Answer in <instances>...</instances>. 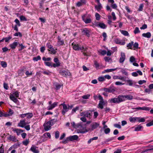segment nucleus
I'll list each match as a JSON object with an SVG mask.
<instances>
[{
  "label": "nucleus",
  "mask_w": 153,
  "mask_h": 153,
  "mask_svg": "<svg viewBox=\"0 0 153 153\" xmlns=\"http://www.w3.org/2000/svg\"><path fill=\"white\" fill-rule=\"evenodd\" d=\"M53 60L55 63L52 64L51 62H45L44 63L46 66L51 67H53L54 68H56L60 66V63L58 58H54Z\"/></svg>",
  "instance_id": "f257e3e1"
},
{
  "label": "nucleus",
  "mask_w": 153,
  "mask_h": 153,
  "mask_svg": "<svg viewBox=\"0 0 153 153\" xmlns=\"http://www.w3.org/2000/svg\"><path fill=\"white\" fill-rule=\"evenodd\" d=\"M99 100L100 101L98 105V108L102 109L103 108V106L107 105L108 102L107 100H104L101 96H99Z\"/></svg>",
  "instance_id": "f03ea898"
},
{
  "label": "nucleus",
  "mask_w": 153,
  "mask_h": 153,
  "mask_svg": "<svg viewBox=\"0 0 153 153\" xmlns=\"http://www.w3.org/2000/svg\"><path fill=\"white\" fill-rule=\"evenodd\" d=\"M122 100L121 95H119L117 98H113L109 100V101L110 103H119L123 102Z\"/></svg>",
  "instance_id": "7ed1b4c3"
},
{
  "label": "nucleus",
  "mask_w": 153,
  "mask_h": 153,
  "mask_svg": "<svg viewBox=\"0 0 153 153\" xmlns=\"http://www.w3.org/2000/svg\"><path fill=\"white\" fill-rule=\"evenodd\" d=\"M52 101H50L49 102L48 104L49 105L47 107V109L48 110H52L53 108L56 107L58 104V102H54L52 104Z\"/></svg>",
  "instance_id": "20e7f679"
},
{
  "label": "nucleus",
  "mask_w": 153,
  "mask_h": 153,
  "mask_svg": "<svg viewBox=\"0 0 153 153\" xmlns=\"http://www.w3.org/2000/svg\"><path fill=\"white\" fill-rule=\"evenodd\" d=\"M46 46L47 48L50 49H48V50L49 51H51V54H55L56 53V51L55 49H54L53 48V46L51 45L49 42L48 43L46 44Z\"/></svg>",
  "instance_id": "39448f33"
},
{
  "label": "nucleus",
  "mask_w": 153,
  "mask_h": 153,
  "mask_svg": "<svg viewBox=\"0 0 153 153\" xmlns=\"http://www.w3.org/2000/svg\"><path fill=\"white\" fill-rule=\"evenodd\" d=\"M72 45L73 46V49L75 51L82 50L83 48L82 46L77 44H75L74 42L72 43Z\"/></svg>",
  "instance_id": "423d86ee"
},
{
  "label": "nucleus",
  "mask_w": 153,
  "mask_h": 153,
  "mask_svg": "<svg viewBox=\"0 0 153 153\" xmlns=\"http://www.w3.org/2000/svg\"><path fill=\"white\" fill-rule=\"evenodd\" d=\"M62 105L63 106L62 113L63 115H64L65 114L66 112L68 111L69 108L65 104V102H64L63 103L61 104L60 105Z\"/></svg>",
  "instance_id": "0eeeda50"
},
{
  "label": "nucleus",
  "mask_w": 153,
  "mask_h": 153,
  "mask_svg": "<svg viewBox=\"0 0 153 153\" xmlns=\"http://www.w3.org/2000/svg\"><path fill=\"white\" fill-rule=\"evenodd\" d=\"M43 126L45 131H48L51 129V127L52 125L51 123L48 121L47 122L45 123Z\"/></svg>",
  "instance_id": "6e6552de"
},
{
  "label": "nucleus",
  "mask_w": 153,
  "mask_h": 153,
  "mask_svg": "<svg viewBox=\"0 0 153 153\" xmlns=\"http://www.w3.org/2000/svg\"><path fill=\"white\" fill-rule=\"evenodd\" d=\"M91 30L87 28H85L82 30L83 34L85 35L87 37H89L90 36Z\"/></svg>",
  "instance_id": "1a4fd4ad"
},
{
  "label": "nucleus",
  "mask_w": 153,
  "mask_h": 153,
  "mask_svg": "<svg viewBox=\"0 0 153 153\" xmlns=\"http://www.w3.org/2000/svg\"><path fill=\"white\" fill-rule=\"evenodd\" d=\"M114 42L115 43L117 44L122 45H124L126 43V42L124 40H122L118 39H114Z\"/></svg>",
  "instance_id": "9d476101"
},
{
  "label": "nucleus",
  "mask_w": 153,
  "mask_h": 153,
  "mask_svg": "<svg viewBox=\"0 0 153 153\" xmlns=\"http://www.w3.org/2000/svg\"><path fill=\"white\" fill-rule=\"evenodd\" d=\"M122 98V101H124L126 99L127 100H131L133 99V96L131 95H121Z\"/></svg>",
  "instance_id": "9b49d317"
},
{
  "label": "nucleus",
  "mask_w": 153,
  "mask_h": 153,
  "mask_svg": "<svg viewBox=\"0 0 153 153\" xmlns=\"http://www.w3.org/2000/svg\"><path fill=\"white\" fill-rule=\"evenodd\" d=\"M58 41L57 44L58 46L62 45L64 44V41L63 39H62L60 36H58L57 37Z\"/></svg>",
  "instance_id": "f8f14e48"
},
{
  "label": "nucleus",
  "mask_w": 153,
  "mask_h": 153,
  "mask_svg": "<svg viewBox=\"0 0 153 153\" xmlns=\"http://www.w3.org/2000/svg\"><path fill=\"white\" fill-rule=\"evenodd\" d=\"M126 58V56L124 53L121 52V56L120 58L119 62L120 63H123Z\"/></svg>",
  "instance_id": "ddd939ff"
},
{
  "label": "nucleus",
  "mask_w": 153,
  "mask_h": 153,
  "mask_svg": "<svg viewBox=\"0 0 153 153\" xmlns=\"http://www.w3.org/2000/svg\"><path fill=\"white\" fill-rule=\"evenodd\" d=\"M37 148V147L36 146L32 145L30 150L33 153H39V151Z\"/></svg>",
  "instance_id": "4468645a"
},
{
  "label": "nucleus",
  "mask_w": 153,
  "mask_h": 153,
  "mask_svg": "<svg viewBox=\"0 0 153 153\" xmlns=\"http://www.w3.org/2000/svg\"><path fill=\"white\" fill-rule=\"evenodd\" d=\"M118 69L121 70V72L122 73V74H124L126 76H128V74L127 71V70H128L127 69L119 67L118 68Z\"/></svg>",
  "instance_id": "2eb2a0df"
},
{
  "label": "nucleus",
  "mask_w": 153,
  "mask_h": 153,
  "mask_svg": "<svg viewBox=\"0 0 153 153\" xmlns=\"http://www.w3.org/2000/svg\"><path fill=\"white\" fill-rule=\"evenodd\" d=\"M25 120H21L18 123V126L21 127L23 128L27 124Z\"/></svg>",
  "instance_id": "dca6fc26"
},
{
  "label": "nucleus",
  "mask_w": 153,
  "mask_h": 153,
  "mask_svg": "<svg viewBox=\"0 0 153 153\" xmlns=\"http://www.w3.org/2000/svg\"><path fill=\"white\" fill-rule=\"evenodd\" d=\"M60 73L61 75L64 76H69L70 75V73L68 71H63L61 72Z\"/></svg>",
  "instance_id": "f3484780"
},
{
  "label": "nucleus",
  "mask_w": 153,
  "mask_h": 153,
  "mask_svg": "<svg viewBox=\"0 0 153 153\" xmlns=\"http://www.w3.org/2000/svg\"><path fill=\"white\" fill-rule=\"evenodd\" d=\"M126 77L122 76H114L113 77V78L114 79H119L123 81L125 80V79H126Z\"/></svg>",
  "instance_id": "a211bd4d"
},
{
  "label": "nucleus",
  "mask_w": 153,
  "mask_h": 153,
  "mask_svg": "<svg viewBox=\"0 0 153 153\" xmlns=\"http://www.w3.org/2000/svg\"><path fill=\"white\" fill-rule=\"evenodd\" d=\"M70 141H73L74 140H77L78 138V136L77 135L70 136L68 137Z\"/></svg>",
  "instance_id": "6ab92c4d"
},
{
  "label": "nucleus",
  "mask_w": 153,
  "mask_h": 153,
  "mask_svg": "<svg viewBox=\"0 0 153 153\" xmlns=\"http://www.w3.org/2000/svg\"><path fill=\"white\" fill-rule=\"evenodd\" d=\"M8 139L10 141H12L14 142H16L18 141L17 139L15 136L10 135L8 137Z\"/></svg>",
  "instance_id": "aec40b11"
},
{
  "label": "nucleus",
  "mask_w": 153,
  "mask_h": 153,
  "mask_svg": "<svg viewBox=\"0 0 153 153\" xmlns=\"http://www.w3.org/2000/svg\"><path fill=\"white\" fill-rule=\"evenodd\" d=\"M138 74L140 75H142L143 74L142 72L140 70L137 71L136 72H134L132 73V75L134 76H137L138 75Z\"/></svg>",
  "instance_id": "412c9836"
},
{
  "label": "nucleus",
  "mask_w": 153,
  "mask_h": 153,
  "mask_svg": "<svg viewBox=\"0 0 153 153\" xmlns=\"http://www.w3.org/2000/svg\"><path fill=\"white\" fill-rule=\"evenodd\" d=\"M13 131L16 132L17 135H19L21 132H23V131L18 128H13Z\"/></svg>",
  "instance_id": "4be33fe9"
},
{
  "label": "nucleus",
  "mask_w": 153,
  "mask_h": 153,
  "mask_svg": "<svg viewBox=\"0 0 153 153\" xmlns=\"http://www.w3.org/2000/svg\"><path fill=\"white\" fill-rule=\"evenodd\" d=\"M81 116H82L88 117H90L91 116V114L88 112H83L81 114Z\"/></svg>",
  "instance_id": "5701e85b"
},
{
  "label": "nucleus",
  "mask_w": 153,
  "mask_h": 153,
  "mask_svg": "<svg viewBox=\"0 0 153 153\" xmlns=\"http://www.w3.org/2000/svg\"><path fill=\"white\" fill-rule=\"evenodd\" d=\"M135 109H137V110H146V111H148L149 110V108L146 107H138L136 108H134Z\"/></svg>",
  "instance_id": "b1692460"
},
{
  "label": "nucleus",
  "mask_w": 153,
  "mask_h": 153,
  "mask_svg": "<svg viewBox=\"0 0 153 153\" xmlns=\"http://www.w3.org/2000/svg\"><path fill=\"white\" fill-rule=\"evenodd\" d=\"M18 44V42H15L12 44H10V46L12 49H14L15 48Z\"/></svg>",
  "instance_id": "393cba45"
},
{
  "label": "nucleus",
  "mask_w": 153,
  "mask_h": 153,
  "mask_svg": "<svg viewBox=\"0 0 153 153\" xmlns=\"http://www.w3.org/2000/svg\"><path fill=\"white\" fill-rule=\"evenodd\" d=\"M95 7L98 11H100L102 8V4L100 3H97V5H96Z\"/></svg>",
  "instance_id": "a878e982"
},
{
  "label": "nucleus",
  "mask_w": 153,
  "mask_h": 153,
  "mask_svg": "<svg viewBox=\"0 0 153 153\" xmlns=\"http://www.w3.org/2000/svg\"><path fill=\"white\" fill-rule=\"evenodd\" d=\"M10 98L12 100L16 103H17V102H18V100L15 97H14L13 95H10Z\"/></svg>",
  "instance_id": "bb28decb"
},
{
  "label": "nucleus",
  "mask_w": 153,
  "mask_h": 153,
  "mask_svg": "<svg viewBox=\"0 0 153 153\" xmlns=\"http://www.w3.org/2000/svg\"><path fill=\"white\" fill-rule=\"evenodd\" d=\"M99 126V124L97 123H94L91 125V126L92 130L97 128Z\"/></svg>",
  "instance_id": "cd10ccee"
},
{
  "label": "nucleus",
  "mask_w": 153,
  "mask_h": 153,
  "mask_svg": "<svg viewBox=\"0 0 153 153\" xmlns=\"http://www.w3.org/2000/svg\"><path fill=\"white\" fill-rule=\"evenodd\" d=\"M82 47L83 48L81 50L84 56H87V55L86 53L87 52L88 48H84L83 46H82Z\"/></svg>",
  "instance_id": "c85d7f7f"
},
{
  "label": "nucleus",
  "mask_w": 153,
  "mask_h": 153,
  "mask_svg": "<svg viewBox=\"0 0 153 153\" xmlns=\"http://www.w3.org/2000/svg\"><path fill=\"white\" fill-rule=\"evenodd\" d=\"M142 36L144 37L149 38L151 36V34L150 32H147L146 33L142 34Z\"/></svg>",
  "instance_id": "c756f323"
},
{
  "label": "nucleus",
  "mask_w": 153,
  "mask_h": 153,
  "mask_svg": "<svg viewBox=\"0 0 153 153\" xmlns=\"http://www.w3.org/2000/svg\"><path fill=\"white\" fill-rule=\"evenodd\" d=\"M98 26L99 27L103 29H105L106 27V26L103 23H99Z\"/></svg>",
  "instance_id": "7c9ffc66"
},
{
  "label": "nucleus",
  "mask_w": 153,
  "mask_h": 153,
  "mask_svg": "<svg viewBox=\"0 0 153 153\" xmlns=\"http://www.w3.org/2000/svg\"><path fill=\"white\" fill-rule=\"evenodd\" d=\"M142 128L143 127L142 126L139 125L134 128V131H140Z\"/></svg>",
  "instance_id": "2f4dec72"
},
{
  "label": "nucleus",
  "mask_w": 153,
  "mask_h": 153,
  "mask_svg": "<svg viewBox=\"0 0 153 153\" xmlns=\"http://www.w3.org/2000/svg\"><path fill=\"white\" fill-rule=\"evenodd\" d=\"M82 19L83 21L86 24L90 23L91 22V20L90 18L85 19L83 17Z\"/></svg>",
  "instance_id": "473e14b6"
},
{
  "label": "nucleus",
  "mask_w": 153,
  "mask_h": 153,
  "mask_svg": "<svg viewBox=\"0 0 153 153\" xmlns=\"http://www.w3.org/2000/svg\"><path fill=\"white\" fill-rule=\"evenodd\" d=\"M133 44L134 42L133 41H131L127 45V47L128 48V49H132V46L133 45Z\"/></svg>",
  "instance_id": "72a5a7b5"
},
{
  "label": "nucleus",
  "mask_w": 153,
  "mask_h": 153,
  "mask_svg": "<svg viewBox=\"0 0 153 153\" xmlns=\"http://www.w3.org/2000/svg\"><path fill=\"white\" fill-rule=\"evenodd\" d=\"M137 121L140 123L145 122L146 119L144 117H137Z\"/></svg>",
  "instance_id": "f704fd0d"
},
{
  "label": "nucleus",
  "mask_w": 153,
  "mask_h": 153,
  "mask_svg": "<svg viewBox=\"0 0 153 153\" xmlns=\"http://www.w3.org/2000/svg\"><path fill=\"white\" fill-rule=\"evenodd\" d=\"M118 69V68H112L110 69H108L105 70V72H112L113 71L116 70L117 69Z\"/></svg>",
  "instance_id": "c9c22d12"
},
{
  "label": "nucleus",
  "mask_w": 153,
  "mask_h": 153,
  "mask_svg": "<svg viewBox=\"0 0 153 153\" xmlns=\"http://www.w3.org/2000/svg\"><path fill=\"white\" fill-rule=\"evenodd\" d=\"M137 117H130L129 119L130 122H135L136 121H137Z\"/></svg>",
  "instance_id": "e433bc0d"
},
{
  "label": "nucleus",
  "mask_w": 153,
  "mask_h": 153,
  "mask_svg": "<svg viewBox=\"0 0 153 153\" xmlns=\"http://www.w3.org/2000/svg\"><path fill=\"white\" fill-rule=\"evenodd\" d=\"M121 32L122 34L125 36H128L129 35L128 33L126 30H121Z\"/></svg>",
  "instance_id": "4c0bfd02"
},
{
  "label": "nucleus",
  "mask_w": 153,
  "mask_h": 153,
  "mask_svg": "<svg viewBox=\"0 0 153 153\" xmlns=\"http://www.w3.org/2000/svg\"><path fill=\"white\" fill-rule=\"evenodd\" d=\"M103 89L106 92L111 93L113 92V90L109 88H104Z\"/></svg>",
  "instance_id": "58836bf2"
},
{
  "label": "nucleus",
  "mask_w": 153,
  "mask_h": 153,
  "mask_svg": "<svg viewBox=\"0 0 153 153\" xmlns=\"http://www.w3.org/2000/svg\"><path fill=\"white\" fill-rule=\"evenodd\" d=\"M125 80L124 81L126 82H127L130 86H131L133 84L132 81L130 79H125Z\"/></svg>",
  "instance_id": "ea45409f"
},
{
  "label": "nucleus",
  "mask_w": 153,
  "mask_h": 153,
  "mask_svg": "<svg viewBox=\"0 0 153 153\" xmlns=\"http://www.w3.org/2000/svg\"><path fill=\"white\" fill-rule=\"evenodd\" d=\"M27 118L29 119L32 118L33 116V114L32 113H26Z\"/></svg>",
  "instance_id": "a19ab883"
},
{
  "label": "nucleus",
  "mask_w": 153,
  "mask_h": 153,
  "mask_svg": "<svg viewBox=\"0 0 153 153\" xmlns=\"http://www.w3.org/2000/svg\"><path fill=\"white\" fill-rule=\"evenodd\" d=\"M1 65L3 68H5L7 66V64L4 61H1Z\"/></svg>",
  "instance_id": "79ce46f5"
},
{
  "label": "nucleus",
  "mask_w": 153,
  "mask_h": 153,
  "mask_svg": "<svg viewBox=\"0 0 153 153\" xmlns=\"http://www.w3.org/2000/svg\"><path fill=\"white\" fill-rule=\"evenodd\" d=\"M19 92H18L17 91H16L12 94L11 95H13L14 97L15 96L16 97H19Z\"/></svg>",
  "instance_id": "37998d69"
},
{
  "label": "nucleus",
  "mask_w": 153,
  "mask_h": 153,
  "mask_svg": "<svg viewBox=\"0 0 153 153\" xmlns=\"http://www.w3.org/2000/svg\"><path fill=\"white\" fill-rule=\"evenodd\" d=\"M79 106H76L75 108H74L72 111V113H74L76 112L77 110H78L79 109Z\"/></svg>",
  "instance_id": "c03bdc74"
},
{
  "label": "nucleus",
  "mask_w": 153,
  "mask_h": 153,
  "mask_svg": "<svg viewBox=\"0 0 153 153\" xmlns=\"http://www.w3.org/2000/svg\"><path fill=\"white\" fill-rule=\"evenodd\" d=\"M51 59L50 57H48L46 58L45 57H43L42 58V60L45 61V62H47V61H50L51 60Z\"/></svg>",
  "instance_id": "a18cd8bd"
},
{
  "label": "nucleus",
  "mask_w": 153,
  "mask_h": 153,
  "mask_svg": "<svg viewBox=\"0 0 153 153\" xmlns=\"http://www.w3.org/2000/svg\"><path fill=\"white\" fill-rule=\"evenodd\" d=\"M41 58L39 56H38L37 57H34L33 58V60L34 61H37L41 59Z\"/></svg>",
  "instance_id": "49530a36"
},
{
  "label": "nucleus",
  "mask_w": 153,
  "mask_h": 153,
  "mask_svg": "<svg viewBox=\"0 0 153 153\" xmlns=\"http://www.w3.org/2000/svg\"><path fill=\"white\" fill-rule=\"evenodd\" d=\"M140 30H139V28L138 27H136L135 28V30H134V32L135 34L139 33L140 32Z\"/></svg>",
  "instance_id": "de8ad7c7"
},
{
  "label": "nucleus",
  "mask_w": 153,
  "mask_h": 153,
  "mask_svg": "<svg viewBox=\"0 0 153 153\" xmlns=\"http://www.w3.org/2000/svg\"><path fill=\"white\" fill-rule=\"evenodd\" d=\"M95 16L96 17V19L97 20H99L100 19V15L98 13H95Z\"/></svg>",
  "instance_id": "09e8293b"
},
{
  "label": "nucleus",
  "mask_w": 153,
  "mask_h": 153,
  "mask_svg": "<svg viewBox=\"0 0 153 153\" xmlns=\"http://www.w3.org/2000/svg\"><path fill=\"white\" fill-rule=\"evenodd\" d=\"M19 46L20 47V48L19 49V51H22L25 48V47L23 46L22 44H19Z\"/></svg>",
  "instance_id": "8fccbe9b"
},
{
  "label": "nucleus",
  "mask_w": 153,
  "mask_h": 153,
  "mask_svg": "<svg viewBox=\"0 0 153 153\" xmlns=\"http://www.w3.org/2000/svg\"><path fill=\"white\" fill-rule=\"evenodd\" d=\"M57 121V119H52L49 121H50V123H51V124L52 125H53V124L55 123V122H56Z\"/></svg>",
  "instance_id": "3c124183"
},
{
  "label": "nucleus",
  "mask_w": 153,
  "mask_h": 153,
  "mask_svg": "<svg viewBox=\"0 0 153 153\" xmlns=\"http://www.w3.org/2000/svg\"><path fill=\"white\" fill-rule=\"evenodd\" d=\"M105 133L106 134H108L109 133L110 131V129L109 128H107L105 129L104 130Z\"/></svg>",
  "instance_id": "603ef678"
},
{
  "label": "nucleus",
  "mask_w": 153,
  "mask_h": 153,
  "mask_svg": "<svg viewBox=\"0 0 153 153\" xmlns=\"http://www.w3.org/2000/svg\"><path fill=\"white\" fill-rule=\"evenodd\" d=\"M90 96V94H88L86 95H84L82 96V98L84 99H88Z\"/></svg>",
  "instance_id": "864d4df0"
},
{
  "label": "nucleus",
  "mask_w": 153,
  "mask_h": 153,
  "mask_svg": "<svg viewBox=\"0 0 153 153\" xmlns=\"http://www.w3.org/2000/svg\"><path fill=\"white\" fill-rule=\"evenodd\" d=\"M29 139H28V140L27 139L25 141H24L22 143H23V145H24L25 146H27L29 143Z\"/></svg>",
  "instance_id": "5fc2aeb1"
},
{
  "label": "nucleus",
  "mask_w": 153,
  "mask_h": 153,
  "mask_svg": "<svg viewBox=\"0 0 153 153\" xmlns=\"http://www.w3.org/2000/svg\"><path fill=\"white\" fill-rule=\"evenodd\" d=\"M20 19L21 21H27V19L23 16H20Z\"/></svg>",
  "instance_id": "6e6d98bb"
},
{
  "label": "nucleus",
  "mask_w": 153,
  "mask_h": 153,
  "mask_svg": "<svg viewBox=\"0 0 153 153\" xmlns=\"http://www.w3.org/2000/svg\"><path fill=\"white\" fill-rule=\"evenodd\" d=\"M42 73L45 75H49L50 74L51 72L49 71H44L42 72Z\"/></svg>",
  "instance_id": "4d7b16f0"
},
{
  "label": "nucleus",
  "mask_w": 153,
  "mask_h": 153,
  "mask_svg": "<svg viewBox=\"0 0 153 153\" xmlns=\"http://www.w3.org/2000/svg\"><path fill=\"white\" fill-rule=\"evenodd\" d=\"M130 61L131 62H135V59L133 56H131L130 58Z\"/></svg>",
  "instance_id": "13d9d810"
},
{
  "label": "nucleus",
  "mask_w": 153,
  "mask_h": 153,
  "mask_svg": "<svg viewBox=\"0 0 153 153\" xmlns=\"http://www.w3.org/2000/svg\"><path fill=\"white\" fill-rule=\"evenodd\" d=\"M98 80L100 82H102L105 80L104 76L100 77L98 78Z\"/></svg>",
  "instance_id": "bf43d9fd"
},
{
  "label": "nucleus",
  "mask_w": 153,
  "mask_h": 153,
  "mask_svg": "<svg viewBox=\"0 0 153 153\" xmlns=\"http://www.w3.org/2000/svg\"><path fill=\"white\" fill-rule=\"evenodd\" d=\"M69 141H70V140H69V138H68V137L65 140L62 141V143H63L66 144V143H68V142Z\"/></svg>",
  "instance_id": "052dcab7"
},
{
  "label": "nucleus",
  "mask_w": 153,
  "mask_h": 153,
  "mask_svg": "<svg viewBox=\"0 0 153 153\" xmlns=\"http://www.w3.org/2000/svg\"><path fill=\"white\" fill-rule=\"evenodd\" d=\"M59 133L58 131H56L55 134V138L57 139L59 138Z\"/></svg>",
  "instance_id": "680f3d73"
},
{
  "label": "nucleus",
  "mask_w": 153,
  "mask_h": 153,
  "mask_svg": "<svg viewBox=\"0 0 153 153\" xmlns=\"http://www.w3.org/2000/svg\"><path fill=\"white\" fill-rule=\"evenodd\" d=\"M115 137H112L110 138H108L106 140V141L105 142H107L110 141H111L114 139Z\"/></svg>",
  "instance_id": "e2e57ef3"
},
{
  "label": "nucleus",
  "mask_w": 153,
  "mask_h": 153,
  "mask_svg": "<svg viewBox=\"0 0 153 153\" xmlns=\"http://www.w3.org/2000/svg\"><path fill=\"white\" fill-rule=\"evenodd\" d=\"M124 83H122L119 81L116 82H115V84L117 85H124Z\"/></svg>",
  "instance_id": "0e129e2a"
},
{
  "label": "nucleus",
  "mask_w": 153,
  "mask_h": 153,
  "mask_svg": "<svg viewBox=\"0 0 153 153\" xmlns=\"http://www.w3.org/2000/svg\"><path fill=\"white\" fill-rule=\"evenodd\" d=\"M153 125V120L149 123L146 124V126L147 127Z\"/></svg>",
  "instance_id": "69168bd1"
},
{
  "label": "nucleus",
  "mask_w": 153,
  "mask_h": 153,
  "mask_svg": "<svg viewBox=\"0 0 153 153\" xmlns=\"http://www.w3.org/2000/svg\"><path fill=\"white\" fill-rule=\"evenodd\" d=\"M99 52L102 55H104L106 54V51L105 50H102Z\"/></svg>",
  "instance_id": "338daca9"
},
{
  "label": "nucleus",
  "mask_w": 153,
  "mask_h": 153,
  "mask_svg": "<svg viewBox=\"0 0 153 153\" xmlns=\"http://www.w3.org/2000/svg\"><path fill=\"white\" fill-rule=\"evenodd\" d=\"M44 135L46 137H49L50 138L51 137V134L50 133L48 132H46L44 134Z\"/></svg>",
  "instance_id": "774afa93"
}]
</instances>
